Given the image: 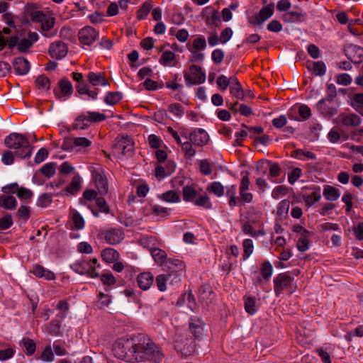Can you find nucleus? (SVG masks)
<instances>
[{"label":"nucleus","instance_id":"obj_1","mask_svg":"<svg viewBox=\"0 0 363 363\" xmlns=\"http://www.w3.org/2000/svg\"><path fill=\"white\" fill-rule=\"evenodd\" d=\"M136 350L134 361L138 362L149 361L152 363H160L163 359V353L148 337L144 334L136 335Z\"/></svg>","mask_w":363,"mask_h":363},{"label":"nucleus","instance_id":"obj_2","mask_svg":"<svg viewBox=\"0 0 363 363\" xmlns=\"http://www.w3.org/2000/svg\"><path fill=\"white\" fill-rule=\"evenodd\" d=\"M5 145L9 149L15 150L14 154L20 158H28L32 155L31 146L26 135L12 133L7 135L4 140Z\"/></svg>","mask_w":363,"mask_h":363},{"label":"nucleus","instance_id":"obj_3","mask_svg":"<svg viewBox=\"0 0 363 363\" xmlns=\"http://www.w3.org/2000/svg\"><path fill=\"white\" fill-rule=\"evenodd\" d=\"M136 346V335L130 338H120L113 345V351L118 358L134 362Z\"/></svg>","mask_w":363,"mask_h":363},{"label":"nucleus","instance_id":"obj_4","mask_svg":"<svg viewBox=\"0 0 363 363\" xmlns=\"http://www.w3.org/2000/svg\"><path fill=\"white\" fill-rule=\"evenodd\" d=\"M173 345L174 350L182 357L190 356L195 352V342L187 334H177Z\"/></svg>","mask_w":363,"mask_h":363},{"label":"nucleus","instance_id":"obj_5","mask_svg":"<svg viewBox=\"0 0 363 363\" xmlns=\"http://www.w3.org/2000/svg\"><path fill=\"white\" fill-rule=\"evenodd\" d=\"M70 268L76 273L81 275L86 274L87 276L95 278L99 276L96 272V267L93 266L87 258L83 257L77 260L70 264Z\"/></svg>","mask_w":363,"mask_h":363},{"label":"nucleus","instance_id":"obj_6","mask_svg":"<svg viewBox=\"0 0 363 363\" xmlns=\"http://www.w3.org/2000/svg\"><path fill=\"white\" fill-rule=\"evenodd\" d=\"M190 73L184 72V77L187 86L200 84L205 82L206 74L202 71L201 67L192 65L189 67Z\"/></svg>","mask_w":363,"mask_h":363},{"label":"nucleus","instance_id":"obj_7","mask_svg":"<svg viewBox=\"0 0 363 363\" xmlns=\"http://www.w3.org/2000/svg\"><path fill=\"white\" fill-rule=\"evenodd\" d=\"M361 118L355 113H342L333 120V123L340 127H357L361 124Z\"/></svg>","mask_w":363,"mask_h":363},{"label":"nucleus","instance_id":"obj_8","mask_svg":"<svg viewBox=\"0 0 363 363\" xmlns=\"http://www.w3.org/2000/svg\"><path fill=\"white\" fill-rule=\"evenodd\" d=\"M294 278L290 275L289 272L279 274L274 279V289L276 296H280L284 289L291 285Z\"/></svg>","mask_w":363,"mask_h":363},{"label":"nucleus","instance_id":"obj_9","mask_svg":"<svg viewBox=\"0 0 363 363\" xmlns=\"http://www.w3.org/2000/svg\"><path fill=\"white\" fill-rule=\"evenodd\" d=\"M24 18L22 20V23L27 25L29 23V20L27 17H30L33 22L36 23L38 21H42L44 17V13L42 11L37 10V6L34 4H27L23 9Z\"/></svg>","mask_w":363,"mask_h":363},{"label":"nucleus","instance_id":"obj_10","mask_svg":"<svg viewBox=\"0 0 363 363\" xmlns=\"http://www.w3.org/2000/svg\"><path fill=\"white\" fill-rule=\"evenodd\" d=\"M344 52L347 57L354 64H359L363 61V48L354 44L345 46Z\"/></svg>","mask_w":363,"mask_h":363},{"label":"nucleus","instance_id":"obj_11","mask_svg":"<svg viewBox=\"0 0 363 363\" xmlns=\"http://www.w3.org/2000/svg\"><path fill=\"white\" fill-rule=\"evenodd\" d=\"M99 37V33L91 26H85L78 33L79 42L85 45H91Z\"/></svg>","mask_w":363,"mask_h":363},{"label":"nucleus","instance_id":"obj_12","mask_svg":"<svg viewBox=\"0 0 363 363\" xmlns=\"http://www.w3.org/2000/svg\"><path fill=\"white\" fill-rule=\"evenodd\" d=\"M36 23H41V29L44 32V35L51 38L57 34V30H52L55 23V18L51 15H47L44 13V17L42 21H38Z\"/></svg>","mask_w":363,"mask_h":363},{"label":"nucleus","instance_id":"obj_13","mask_svg":"<svg viewBox=\"0 0 363 363\" xmlns=\"http://www.w3.org/2000/svg\"><path fill=\"white\" fill-rule=\"evenodd\" d=\"M59 89H54L55 96L60 99L62 97H69L73 92V87L71 82L67 78H62L58 82Z\"/></svg>","mask_w":363,"mask_h":363},{"label":"nucleus","instance_id":"obj_14","mask_svg":"<svg viewBox=\"0 0 363 363\" xmlns=\"http://www.w3.org/2000/svg\"><path fill=\"white\" fill-rule=\"evenodd\" d=\"M189 140L196 146H203L209 140L208 133L201 128L194 129L189 134Z\"/></svg>","mask_w":363,"mask_h":363},{"label":"nucleus","instance_id":"obj_15","mask_svg":"<svg viewBox=\"0 0 363 363\" xmlns=\"http://www.w3.org/2000/svg\"><path fill=\"white\" fill-rule=\"evenodd\" d=\"M68 52L66 43L57 41L50 44L49 48V54L52 58L61 60L65 57Z\"/></svg>","mask_w":363,"mask_h":363},{"label":"nucleus","instance_id":"obj_16","mask_svg":"<svg viewBox=\"0 0 363 363\" xmlns=\"http://www.w3.org/2000/svg\"><path fill=\"white\" fill-rule=\"evenodd\" d=\"M205 323L200 318H191L189 325L190 333L194 337V339L201 340L204 335Z\"/></svg>","mask_w":363,"mask_h":363},{"label":"nucleus","instance_id":"obj_17","mask_svg":"<svg viewBox=\"0 0 363 363\" xmlns=\"http://www.w3.org/2000/svg\"><path fill=\"white\" fill-rule=\"evenodd\" d=\"M106 119L104 113L96 111H87L86 115L81 113L76 118L77 122L99 123Z\"/></svg>","mask_w":363,"mask_h":363},{"label":"nucleus","instance_id":"obj_18","mask_svg":"<svg viewBox=\"0 0 363 363\" xmlns=\"http://www.w3.org/2000/svg\"><path fill=\"white\" fill-rule=\"evenodd\" d=\"M116 149L121 151V153L125 155H131L133 152L134 143L133 139L126 135L119 139L116 144Z\"/></svg>","mask_w":363,"mask_h":363},{"label":"nucleus","instance_id":"obj_19","mask_svg":"<svg viewBox=\"0 0 363 363\" xmlns=\"http://www.w3.org/2000/svg\"><path fill=\"white\" fill-rule=\"evenodd\" d=\"M326 99H320L316 104L318 111L324 117L330 118L337 113V108L330 106Z\"/></svg>","mask_w":363,"mask_h":363},{"label":"nucleus","instance_id":"obj_20","mask_svg":"<svg viewBox=\"0 0 363 363\" xmlns=\"http://www.w3.org/2000/svg\"><path fill=\"white\" fill-rule=\"evenodd\" d=\"M124 239V233L119 228H111L105 233L104 240L109 245H116Z\"/></svg>","mask_w":363,"mask_h":363},{"label":"nucleus","instance_id":"obj_21","mask_svg":"<svg viewBox=\"0 0 363 363\" xmlns=\"http://www.w3.org/2000/svg\"><path fill=\"white\" fill-rule=\"evenodd\" d=\"M92 174L98 192L101 196L106 195L108 191V184L106 177L97 172H93Z\"/></svg>","mask_w":363,"mask_h":363},{"label":"nucleus","instance_id":"obj_22","mask_svg":"<svg viewBox=\"0 0 363 363\" xmlns=\"http://www.w3.org/2000/svg\"><path fill=\"white\" fill-rule=\"evenodd\" d=\"M13 67L17 74L24 75L30 69V63L26 58L18 57L13 60Z\"/></svg>","mask_w":363,"mask_h":363},{"label":"nucleus","instance_id":"obj_23","mask_svg":"<svg viewBox=\"0 0 363 363\" xmlns=\"http://www.w3.org/2000/svg\"><path fill=\"white\" fill-rule=\"evenodd\" d=\"M215 297V294L212 287L205 284L200 286L199 289V298L201 301H205L206 304L211 303Z\"/></svg>","mask_w":363,"mask_h":363},{"label":"nucleus","instance_id":"obj_24","mask_svg":"<svg viewBox=\"0 0 363 363\" xmlns=\"http://www.w3.org/2000/svg\"><path fill=\"white\" fill-rule=\"evenodd\" d=\"M153 281L154 277L150 272L140 273L137 277L138 285L143 290L148 289Z\"/></svg>","mask_w":363,"mask_h":363},{"label":"nucleus","instance_id":"obj_25","mask_svg":"<svg viewBox=\"0 0 363 363\" xmlns=\"http://www.w3.org/2000/svg\"><path fill=\"white\" fill-rule=\"evenodd\" d=\"M231 84L230 86V92L238 99L243 100L245 98V93L242 88L240 83L235 77H231Z\"/></svg>","mask_w":363,"mask_h":363},{"label":"nucleus","instance_id":"obj_26","mask_svg":"<svg viewBox=\"0 0 363 363\" xmlns=\"http://www.w3.org/2000/svg\"><path fill=\"white\" fill-rule=\"evenodd\" d=\"M17 201L12 195H0V207L5 210H14L17 206Z\"/></svg>","mask_w":363,"mask_h":363},{"label":"nucleus","instance_id":"obj_27","mask_svg":"<svg viewBox=\"0 0 363 363\" xmlns=\"http://www.w3.org/2000/svg\"><path fill=\"white\" fill-rule=\"evenodd\" d=\"M306 67L316 76H323L326 72V65L323 61L308 62Z\"/></svg>","mask_w":363,"mask_h":363},{"label":"nucleus","instance_id":"obj_28","mask_svg":"<svg viewBox=\"0 0 363 363\" xmlns=\"http://www.w3.org/2000/svg\"><path fill=\"white\" fill-rule=\"evenodd\" d=\"M81 178L77 174L74 175L70 182V184L63 190L67 195H74L81 189Z\"/></svg>","mask_w":363,"mask_h":363},{"label":"nucleus","instance_id":"obj_29","mask_svg":"<svg viewBox=\"0 0 363 363\" xmlns=\"http://www.w3.org/2000/svg\"><path fill=\"white\" fill-rule=\"evenodd\" d=\"M102 259L107 263H113L119 259V253L113 248L108 247L101 252Z\"/></svg>","mask_w":363,"mask_h":363},{"label":"nucleus","instance_id":"obj_30","mask_svg":"<svg viewBox=\"0 0 363 363\" xmlns=\"http://www.w3.org/2000/svg\"><path fill=\"white\" fill-rule=\"evenodd\" d=\"M323 196L326 200L336 201L339 199L340 194L339 189L330 185L324 186Z\"/></svg>","mask_w":363,"mask_h":363},{"label":"nucleus","instance_id":"obj_31","mask_svg":"<svg viewBox=\"0 0 363 363\" xmlns=\"http://www.w3.org/2000/svg\"><path fill=\"white\" fill-rule=\"evenodd\" d=\"M274 4L270 3L267 6H264L259 11L258 17L260 19L259 23H264L268 18H269L274 13Z\"/></svg>","mask_w":363,"mask_h":363},{"label":"nucleus","instance_id":"obj_32","mask_svg":"<svg viewBox=\"0 0 363 363\" xmlns=\"http://www.w3.org/2000/svg\"><path fill=\"white\" fill-rule=\"evenodd\" d=\"M260 273L262 278H258L257 281L261 282L262 279L269 280L273 273V267L269 261H264L260 267Z\"/></svg>","mask_w":363,"mask_h":363},{"label":"nucleus","instance_id":"obj_33","mask_svg":"<svg viewBox=\"0 0 363 363\" xmlns=\"http://www.w3.org/2000/svg\"><path fill=\"white\" fill-rule=\"evenodd\" d=\"M313 189L315 191H313L310 195L303 196V200L307 206H312L315 202L318 201L320 198V187L319 186H316L313 187Z\"/></svg>","mask_w":363,"mask_h":363},{"label":"nucleus","instance_id":"obj_34","mask_svg":"<svg viewBox=\"0 0 363 363\" xmlns=\"http://www.w3.org/2000/svg\"><path fill=\"white\" fill-rule=\"evenodd\" d=\"M123 95L120 91H109L104 98V102L111 106H113L122 99Z\"/></svg>","mask_w":363,"mask_h":363},{"label":"nucleus","instance_id":"obj_35","mask_svg":"<svg viewBox=\"0 0 363 363\" xmlns=\"http://www.w3.org/2000/svg\"><path fill=\"white\" fill-rule=\"evenodd\" d=\"M151 255L157 264H164L167 260V254L164 250L157 248H154L151 250Z\"/></svg>","mask_w":363,"mask_h":363},{"label":"nucleus","instance_id":"obj_36","mask_svg":"<svg viewBox=\"0 0 363 363\" xmlns=\"http://www.w3.org/2000/svg\"><path fill=\"white\" fill-rule=\"evenodd\" d=\"M20 345L26 350V353L28 356L33 355L36 350V345L35 342L29 338H23Z\"/></svg>","mask_w":363,"mask_h":363},{"label":"nucleus","instance_id":"obj_37","mask_svg":"<svg viewBox=\"0 0 363 363\" xmlns=\"http://www.w3.org/2000/svg\"><path fill=\"white\" fill-rule=\"evenodd\" d=\"M72 220L74 224V229L81 230L84 226V220L81 214L76 210L71 211Z\"/></svg>","mask_w":363,"mask_h":363},{"label":"nucleus","instance_id":"obj_38","mask_svg":"<svg viewBox=\"0 0 363 363\" xmlns=\"http://www.w3.org/2000/svg\"><path fill=\"white\" fill-rule=\"evenodd\" d=\"M244 304L246 312L250 315H253L257 312L255 297H244Z\"/></svg>","mask_w":363,"mask_h":363},{"label":"nucleus","instance_id":"obj_39","mask_svg":"<svg viewBox=\"0 0 363 363\" xmlns=\"http://www.w3.org/2000/svg\"><path fill=\"white\" fill-rule=\"evenodd\" d=\"M156 284L158 289L160 291H164L166 290V284L169 281L170 284H173V279H171V275L160 274L156 277Z\"/></svg>","mask_w":363,"mask_h":363},{"label":"nucleus","instance_id":"obj_40","mask_svg":"<svg viewBox=\"0 0 363 363\" xmlns=\"http://www.w3.org/2000/svg\"><path fill=\"white\" fill-rule=\"evenodd\" d=\"M207 191L220 197L224 194V186L219 182H213L207 187Z\"/></svg>","mask_w":363,"mask_h":363},{"label":"nucleus","instance_id":"obj_41","mask_svg":"<svg viewBox=\"0 0 363 363\" xmlns=\"http://www.w3.org/2000/svg\"><path fill=\"white\" fill-rule=\"evenodd\" d=\"M169 268L170 271H182L184 264L182 261L178 259L169 258L167 259L165 263Z\"/></svg>","mask_w":363,"mask_h":363},{"label":"nucleus","instance_id":"obj_42","mask_svg":"<svg viewBox=\"0 0 363 363\" xmlns=\"http://www.w3.org/2000/svg\"><path fill=\"white\" fill-rule=\"evenodd\" d=\"M56 169V163L55 162H49L43 165L40 169V172L45 177L48 178H50L53 177L55 174Z\"/></svg>","mask_w":363,"mask_h":363},{"label":"nucleus","instance_id":"obj_43","mask_svg":"<svg viewBox=\"0 0 363 363\" xmlns=\"http://www.w3.org/2000/svg\"><path fill=\"white\" fill-rule=\"evenodd\" d=\"M16 216L26 222L30 217V208L28 206L21 205L16 212Z\"/></svg>","mask_w":363,"mask_h":363},{"label":"nucleus","instance_id":"obj_44","mask_svg":"<svg viewBox=\"0 0 363 363\" xmlns=\"http://www.w3.org/2000/svg\"><path fill=\"white\" fill-rule=\"evenodd\" d=\"M182 195L183 199L185 201H192L193 199L196 198L197 192L194 188L189 186H186L182 189Z\"/></svg>","mask_w":363,"mask_h":363},{"label":"nucleus","instance_id":"obj_45","mask_svg":"<svg viewBox=\"0 0 363 363\" xmlns=\"http://www.w3.org/2000/svg\"><path fill=\"white\" fill-rule=\"evenodd\" d=\"M52 202V194H43L38 199L37 206L41 208H45L50 206Z\"/></svg>","mask_w":363,"mask_h":363},{"label":"nucleus","instance_id":"obj_46","mask_svg":"<svg viewBox=\"0 0 363 363\" xmlns=\"http://www.w3.org/2000/svg\"><path fill=\"white\" fill-rule=\"evenodd\" d=\"M152 9L150 3L145 1L137 11V18L139 20L145 19Z\"/></svg>","mask_w":363,"mask_h":363},{"label":"nucleus","instance_id":"obj_47","mask_svg":"<svg viewBox=\"0 0 363 363\" xmlns=\"http://www.w3.org/2000/svg\"><path fill=\"white\" fill-rule=\"evenodd\" d=\"M194 204L198 206L203 207L206 209H210L212 208V203L210 201L209 197L207 195L199 196L195 200Z\"/></svg>","mask_w":363,"mask_h":363},{"label":"nucleus","instance_id":"obj_48","mask_svg":"<svg viewBox=\"0 0 363 363\" xmlns=\"http://www.w3.org/2000/svg\"><path fill=\"white\" fill-rule=\"evenodd\" d=\"M13 221L11 214L6 213L0 218V231L9 229L13 225Z\"/></svg>","mask_w":363,"mask_h":363},{"label":"nucleus","instance_id":"obj_49","mask_svg":"<svg viewBox=\"0 0 363 363\" xmlns=\"http://www.w3.org/2000/svg\"><path fill=\"white\" fill-rule=\"evenodd\" d=\"M104 77L101 72L94 73L93 72H90L87 75L89 82L93 86L99 85Z\"/></svg>","mask_w":363,"mask_h":363},{"label":"nucleus","instance_id":"obj_50","mask_svg":"<svg viewBox=\"0 0 363 363\" xmlns=\"http://www.w3.org/2000/svg\"><path fill=\"white\" fill-rule=\"evenodd\" d=\"M143 86L148 91H155L159 89H162L164 86V84L163 83L158 84V82L156 81L147 78L143 82Z\"/></svg>","mask_w":363,"mask_h":363},{"label":"nucleus","instance_id":"obj_51","mask_svg":"<svg viewBox=\"0 0 363 363\" xmlns=\"http://www.w3.org/2000/svg\"><path fill=\"white\" fill-rule=\"evenodd\" d=\"M99 300L96 303V306L99 308H104L108 307V304L111 302V298L108 295L104 294L103 292H99Z\"/></svg>","mask_w":363,"mask_h":363},{"label":"nucleus","instance_id":"obj_52","mask_svg":"<svg viewBox=\"0 0 363 363\" xmlns=\"http://www.w3.org/2000/svg\"><path fill=\"white\" fill-rule=\"evenodd\" d=\"M176 56L175 54L169 50H166L163 52L160 59V62L163 65H167L173 60H174Z\"/></svg>","mask_w":363,"mask_h":363},{"label":"nucleus","instance_id":"obj_53","mask_svg":"<svg viewBox=\"0 0 363 363\" xmlns=\"http://www.w3.org/2000/svg\"><path fill=\"white\" fill-rule=\"evenodd\" d=\"M243 248H244V253H243V259H247L250 255L252 254L253 251V242L252 240L250 239H245L243 241Z\"/></svg>","mask_w":363,"mask_h":363},{"label":"nucleus","instance_id":"obj_54","mask_svg":"<svg viewBox=\"0 0 363 363\" xmlns=\"http://www.w3.org/2000/svg\"><path fill=\"white\" fill-rule=\"evenodd\" d=\"M267 164L269 165V176L271 177H277L281 174V169L277 163L267 161Z\"/></svg>","mask_w":363,"mask_h":363},{"label":"nucleus","instance_id":"obj_55","mask_svg":"<svg viewBox=\"0 0 363 363\" xmlns=\"http://www.w3.org/2000/svg\"><path fill=\"white\" fill-rule=\"evenodd\" d=\"M40 359L44 362H52L54 360V352L50 345H47L45 347Z\"/></svg>","mask_w":363,"mask_h":363},{"label":"nucleus","instance_id":"obj_56","mask_svg":"<svg viewBox=\"0 0 363 363\" xmlns=\"http://www.w3.org/2000/svg\"><path fill=\"white\" fill-rule=\"evenodd\" d=\"M179 145H182V150L185 152V155L187 157H193L196 151L192 147V143L189 140H186L184 143H181Z\"/></svg>","mask_w":363,"mask_h":363},{"label":"nucleus","instance_id":"obj_57","mask_svg":"<svg viewBox=\"0 0 363 363\" xmlns=\"http://www.w3.org/2000/svg\"><path fill=\"white\" fill-rule=\"evenodd\" d=\"M35 83L39 89L46 88L47 90L50 89V81L49 78L48 77H46L45 74L40 75L35 79Z\"/></svg>","mask_w":363,"mask_h":363},{"label":"nucleus","instance_id":"obj_58","mask_svg":"<svg viewBox=\"0 0 363 363\" xmlns=\"http://www.w3.org/2000/svg\"><path fill=\"white\" fill-rule=\"evenodd\" d=\"M163 199L167 202L177 203L179 201V195L174 191H168L162 194Z\"/></svg>","mask_w":363,"mask_h":363},{"label":"nucleus","instance_id":"obj_59","mask_svg":"<svg viewBox=\"0 0 363 363\" xmlns=\"http://www.w3.org/2000/svg\"><path fill=\"white\" fill-rule=\"evenodd\" d=\"M16 195L20 199L30 200L33 194L31 190L19 186Z\"/></svg>","mask_w":363,"mask_h":363},{"label":"nucleus","instance_id":"obj_60","mask_svg":"<svg viewBox=\"0 0 363 363\" xmlns=\"http://www.w3.org/2000/svg\"><path fill=\"white\" fill-rule=\"evenodd\" d=\"M199 170L203 175H209L212 172L211 164L207 160L199 161Z\"/></svg>","mask_w":363,"mask_h":363},{"label":"nucleus","instance_id":"obj_61","mask_svg":"<svg viewBox=\"0 0 363 363\" xmlns=\"http://www.w3.org/2000/svg\"><path fill=\"white\" fill-rule=\"evenodd\" d=\"M169 111L178 117H181L184 113V107L178 103H173L169 106Z\"/></svg>","mask_w":363,"mask_h":363},{"label":"nucleus","instance_id":"obj_62","mask_svg":"<svg viewBox=\"0 0 363 363\" xmlns=\"http://www.w3.org/2000/svg\"><path fill=\"white\" fill-rule=\"evenodd\" d=\"M327 96L325 98L328 99L329 103H332L337 96L336 87L333 84H328L326 87Z\"/></svg>","mask_w":363,"mask_h":363},{"label":"nucleus","instance_id":"obj_63","mask_svg":"<svg viewBox=\"0 0 363 363\" xmlns=\"http://www.w3.org/2000/svg\"><path fill=\"white\" fill-rule=\"evenodd\" d=\"M18 184L17 183H11L8 185H6L1 188V191L4 193L3 194L6 195H11L14 194H17L18 190Z\"/></svg>","mask_w":363,"mask_h":363},{"label":"nucleus","instance_id":"obj_64","mask_svg":"<svg viewBox=\"0 0 363 363\" xmlns=\"http://www.w3.org/2000/svg\"><path fill=\"white\" fill-rule=\"evenodd\" d=\"M96 203L101 212H103L106 214L109 213V206L107 205L106 201L103 196L97 197L96 199Z\"/></svg>","mask_w":363,"mask_h":363}]
</instances>
